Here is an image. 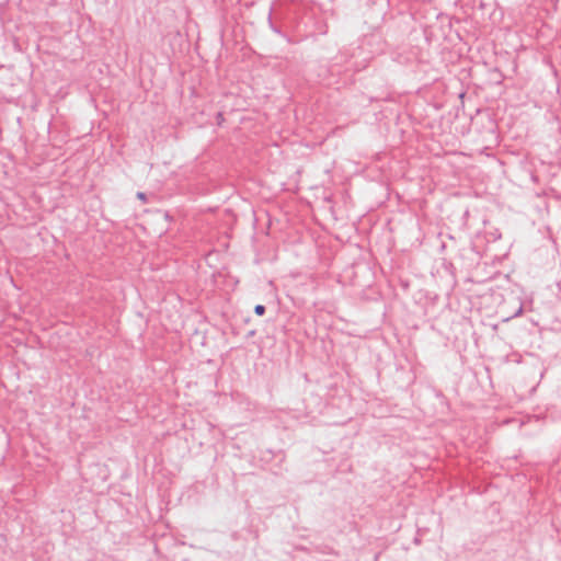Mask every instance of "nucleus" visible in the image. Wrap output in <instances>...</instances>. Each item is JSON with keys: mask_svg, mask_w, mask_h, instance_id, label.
<instances>
[{"mask_svg": "<svg viewBox=\"0 0 561 561\" xmlns=\"http://www.w3.org/2000/svg\"><path fill=\"white\" fill-rule=\"evenodd\" d=\"M170 217L165 213H156L150 217V222L157 227H149V231L162 236L169 228Z\"/></svg>", "mask_w": 561, "mask_h": 561, "instance_id": "1", "label": "nucleus"}, {"mask_svg": "<svg viewBox=\"0 0 561 561\" xmlns=\"http://www.w3.org/2000/svg\"><path fill=\"white\" fill-rule=\"evenodd\" d=\"M192 343L193 344L198 343L201 345H204V342L201 340V336L197 332L193 335Z\"/></svg>", "mask_w": 561, "mask_h": 561, "instance_id": "2", "label": "nucleus"}, {"mask_svg": "<svg viewBox=\"0 0 561 561\" xmlns=\"http://www.w3.org/2000/svg\"><path fill=\"white\" fill-rule=\"evenodd\" d=\"M254 310H255V313H256V314H259V316H263V314H264V311H265V308H264V306H262V305H257V306L255 307V309H254Z\"/></svg>", "mask_w": 561, "mask_h": 561, "instance_id": "3", "label": "nucleus"}, {"mask_svg": "<svg viewBox=\"0 0 561 561\" xmlns=\"http://www.w3.org/2000/svg\"><path fill=\"white\" fill-rule=\"evenodd\" d=\"M138 198L141 199L142 202L146 201V195L144 193H138L137 194Z\"/></svg>", "mask_w": 561, "mask_h": 561, "instance_id": "4", "label": "nucleus"}]
</instances>
